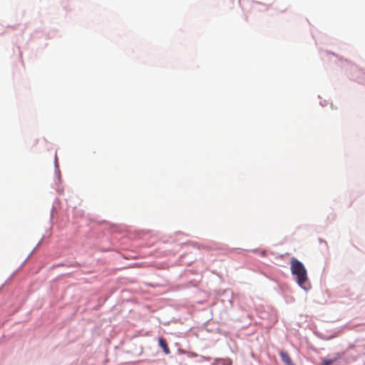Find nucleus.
Instances as JSON below:
<instances>
[{
    "label": "nucleus",
    "mask_w": 365,
    "mask_h": 365,
    "mask_svg": "<svg viewBox=\"0 0 365 365\" xmlns=\"http://www.w3.org/2000/svg\"><path fill=\"white\" fill-rule=\"evenodd\" d=\"M335 359H324L322 361V365H331Z\"/></svg>",
    "instance_id": "obj_4"
},
{
    "label": "nucleus",
    "mask_w": 365,
    "mask_h": 365,
    "mask_svg": "<svg viewBox=\"0 0 365 365\" xmlns=\"http://www.w3.org/2000/svg\"><path fill=\"white\" fill-rule=\"evenodd\" d=\"M159 345L163 349L164 353L165 354H170V349L168 346V344L166 342V340L163 337H160L158 339Z\"/></svg>",
    "instance_id": "obj_3"
},
{
    "label": "nucleus",
    "mask_w": 365,
    "mask_h": 365,
    "mask_svg": "<svg viewBox=\"0 0 365 365\" xmlns=\"http://www.w3.org/2000/svg\"><path fill=\"white\" fill-rule=\"evenodd\" d=\"M279 356L281 357L282 361L286 364V365H294L292 363V361L288 354V353L281 351L279 352Z\"/></svg>",
    "instance_id": "obj_2"
},
{
    "label": "nucleus",
    "mask_w": 365,
    "mask_h": 365,
    "mask_svg": "<svg viewBox=\"0 0 365 365\" xmlns=\"http://www.w3.org/2000/svg\"><path fill=\"white\" fill-rule=\"evenodd\" d=\"M291 272L296 276L298 284L305 288L304 284L307 281V273L304 264L295 258H292L290 261Z\"/></svg>",
    "instance_id": "obj_1"
}]
</instances>
